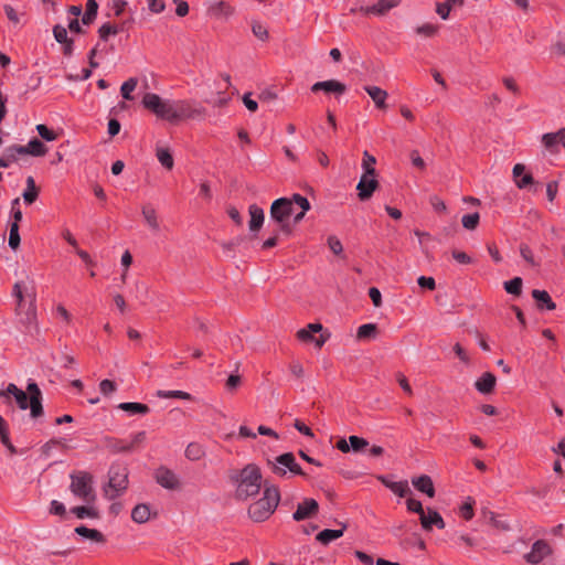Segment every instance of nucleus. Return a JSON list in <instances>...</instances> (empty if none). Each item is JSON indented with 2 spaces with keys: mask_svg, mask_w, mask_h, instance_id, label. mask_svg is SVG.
Masks as SVG:
<instances>
[{
  "mask_svg": "<svg viewBox=\"0 0 565 565\" xmlns=\"http://www.w3.org/2000/svg\"><path fill=\"white\" fill-rule=\"evenodd\" d=\"M364 89L379 108H386L387 93L385 90L377 86H365Z\"/></svg>",
  "mask_w": 565,
  "mask_h": 565,
  "instance_id": "nucleus-23",
  "label": "nucleus"
},
{
  "mask_svg": "<svg viewBox=\"0 0 565 565\" xmlns=\"http://www.w3.org/2000/svg\"><path fill=\"white\" fill-rule=\"evenodd\" d=\"M235 482V497L238 500L246 501L259 493L262 489V472L255 463H248L243 469L232 476Z\"/></svg>",
  "mask_w": 565,
  "mask_h": 565,
  "instance_id": "nucleus-2",
  "label": "nucleus"
},
{
  "mask_svg": "<svg viewBox=\"0 0 565 565\" xmlns=\"http://www.w3.org/2000/svg\"><path fill=\"white\" fill-rule=\"evenodd\" d=\"M75 533L96 543L105 542V537L102 532L95 529H88L84 525L75 527Z\"/></svg>",
  "mask_w": 565,
  "mask_h": 565,
  "instance_id": "nucleus-25",
  "label": "nucleus"
},
{
  "mask_svg": "<svg viewBox=\"0 0 565 565\" xmlns=\"http://www.w3.org/2000/svg\"><path fill=\"white\" fill-rule=\"evenodd\" d=\"M291 203H295L294 195L289 198H280L275 200L270 206V220L278 224L281 232L286 234L291 233L289 225V217L291 216Z\"/></svg>",
  "mask_w": 565,
  "mask_h": 565,
  "instance_id": "nucleus-8",
  "label": "nucleus"
},
{
  "mask_svg": "<svg viewBox=\"0 0 565 565\" xmlns=\"http://www.w3.org/2000/svg\"><path fill=\"white\" fill-rule=\"evenodd\" d=\"M50 512L56 515H64L65 514V507L60 501L53 500L51 502V509Z\"/></svg>",
  "mask_w": 565,
  "mask_h": 565,
  "instance_id": "nucleus-64",
  "label": "nucleus"
},
{
  "mask_svg": "<svg viewBox=\"0 0 565 565\" xmlns=\"http://www.w3.org/2000/svg\"><path fill=\"white\" fill-rule=\"evenodd\" d=\"M552 552V547L546 541L537 540L533 543L531 551L525 554L524 558L527 563L536 565L550 556Z\"/></svg>",
  "mask_w": 565,
  "mask_h": 565,
  "instance_id": "nucleus-11",
  "label": "nucleus"
},
{
  "mask_svg": "<svg viewBox=\"0 0 565 565\" xmlns=\"http://www.w3.org/2000/svg\"><path fill=\"white\" fill-rule=\"evenodd\" d=\"M108 484L104 489L105 497L114 500L121 495L128 486V470L127 468L116 465L111 466L108 472Z\"/></svg>",
  "mask_w": 565,
  "mask_h": 565,
  "instance_id": "nucleus-7",
  "label": "nucleus"
},
{
  "mask_svg": "<svg viewBox=\"0 0 565 565\" xmlns=\"http://www.w3.org/2000/svg\"><path fill=\"white\" fill-rule=\"evenodd\" d=\"M343 535V530H323L317 535V540L327 545L330 542L341 537Z\"/></svg>",
  "mask_w": 565,
  "mask_h": 565,
  "instance_id": "nucleus-32",
  "label": "nucleus"
},
{
  "mask_svg": "<svg viewBox=\"0 0 565 565\" xmlns=\"http://www.w3.org/2000/svg\"><path fill=\"white\" fill-rule=\"evenodd\" d=\"M413 486L420 492L427 494L429 498L435 495V488L433 480L429 476L423 475L413 479Z\"/></svg>",
  "mask_w": 565,
  "mask_h": 565,
  "instance_id": "nucleus-22",
  "label": "nucleus"
},
{
  "mask_svg": "<svg viewBox=\"0 0 565 565\" xmlns=\"http://www.w3.org/2000/svg\"><path fill=\"white\" fill-rule=\"evenodd\" d=\"M141 104L157 118L170 124H179L189 119H202L205 116V108L194 100L162 98L154 93H146L142 96Z\"/></svg>",
  "mask_w": 565,
  "mask_h": 565,
  "instance_id": "nucleus-1",
  "label": "nucleus"
},
{
  "mask_svg": "<svg viewBox=\"0 0 565 565\" xmlns=\"http://www.w3.org/2000/svg\"><path fill=\"white\" fill-rule=\"evenodd\" d=\"M396 380L398 382V384L401 385V387L403 388V391L408 394V395H412L413 394V390L406 379V376L402 373H397L396 374Z\"/></svg>",
  "mask_w": 565,
  "mask_h": 565,
  "instance_id": "nucleus-59",
  "label": "nucleus"
},
{
  "mask_svg": "<svg viewBox=\"0 0 565 565\" xmlns=\"http://www.w3.org/2000/svg\"><path fill=\"white\" fill-rule=\"evenodd\" d=\"M520 254H521L522 258L524 260H526L529 264H531L532 266L537 265V263L534 259L533 253L527 245H521Z\"/></svg>",
  "mask_w": 565,
  "mask_h": 565,
  "instance_id": "nucleus-55",
  "label": "nucleus"
},
{
  "mask_svg": "<svg viewBox=\"0 0 565 565\" xmlns=\"http://www.w3.org/2000/svg\"><path fill=\"white\" fill-rule=\"evenodd\" d=\"M473 505H475V500L472 498L468 497L467 500L460 507L459 513L465 520L468 521L473 518V514H475Z\"/></svg>",
  "mask_w": 565,
  "mask_h": 565,
  "instance_id": "nucleus-40",
  "label": "nucleus"
},
{
  "mask_svg": "<svg viewBox=\"0 0 565 565\" xmlns=\"http://www.w3.org/2000/svg\"><path fill=\"white\" fill-rule=\"evenodd\" d=\"M497 379L490 373L486 372L475 383L476 388L482 394H490L494 390Z\"/></svg>",
  "mask_w": 565,
  "mask_h": 565,
  "instance_id": "nucleus-20",
  "label": "nucleus"
},
{
  "mask_svg": "<svg viewBox=\"0 0 565 565\" xmlns=\"http://www.w3.org/2000/svg\"><path fill=\"white\" fill-rule=\"evenodd\" d=\"M20 241L19 225H17V223H12L10 226L9 246L12 249H17L20 245Z\"/></svg>",
  "mask_w": 565,
  "mask_h": 565,
  "instance_id": "nucleus-44",
  "label": "nucleus"
},
{
  "mask_svg": "<svg viewBox=\"0 0 565 565\" xmlns=\"http://www.w3.org/2000/svg\"><path fill=\"white\" fill-rule=\"evenodd\" d=\"M322 329L323 327L320 323H310L307 328L297 331V338L306 342L315 341L316 347L320 349L330 337V333L328 332L321 333L319 338L313 337L315 333L321 332Z\"/></svg>",
  "mask_w": 565,
  "mask_h": 565,
  "instance_id": "nucleus-10",
  "label": "nucleus"
},
{
  "mask_svg": "<svg viewBox=\"0 0 565 565\" xmlns=\"http://www.w3.org/2000/svg\"><path fill=\"white\" fill-rule=\"evenodd\" d=\"M26 154L32 156H44L46 152V148L42 141L36 138H33L29 141L26 146H23Z\"/></svg>",
  "mask_w": 565,
  "mask_h": 565,
  "instance_id": "nucleus-31",
  "label": "nucleus"
},
{
  "mask_svg": "<svg viewBox=\"0 0 565 565\" xmlns=\"http://www.w3.org/2000/svg\"><path fill=\"white\" fill-rule=\"evenodd\" d=\"M13 295L18 300L17 311L22 316L24 323H31L35 319V292L29 289L22 282H17L13 286Z\"/></svg>",
  "mask_w": 565,
  "mask_h": 565,
  "instance_id": "nucleus-6",
  "label": "nucleus"
},
{
  "mask_svg": "<svg viewBox=\"0 0 565 565\" xmlns=\"http://www.w3.org/2000/svg\"><path fill=\"white\" fill-rule=\"evenodd\" d=\"M479 223V214H467L462 217V225L467 230H475Z\"/></svg>",
  "mask_w": 565,
  "mask_h": 565,
  "instance_id": "nucleus-46",
  "label": "nucleus"
},
{
  "mask_svg": "<svg viewBox=\"0 0 565 565\" xmlns=\"http://www.w3.org/2000/svg\"><path fill=\"white\" fill-rule=\"evenodd\" d=\"M173 2L177 4L175 13L179 17H184L189 13L188 2H185L183 0H173Z\"/></svg>",
  "mask_w": 565,
  "mask_h": 565,
  "instance_id": "nucleus-60",
  "label": "nucleus"
},
{
  "mask_svg": "<svg viewBox=\"0 0 565 565\" xmlns=\"http://www.w3.org/2000/svg\"><path fill=\"white\" fill-rule=\"evenodd\" d=\"M30 396L14 384H9L3 395H12L21 409L31 408V416L36 418L43 414L42 394L36 383L31 382L26 387Z\"/></svg>",
  "mask_w": 565,
  "mask_h": 565,
  "instance_id": "nucleus-3",
  "label": "nucleus"
},
{
  "mask_svg": "<svg viewBox=\"0 0 565 565\" xmlns=\"http://www.w3.org/2000/svg\"><path fill=\"white\" fill-rule=\"evenodd\" d=\"M36 130L39 135L46 141H53L56 139V134L43 124L38 125Z\"/></svg>",
  "mask_w": 565,
  "mask_h": 565,
  "instance_id": "nucleus-49",
  "label": "nucleus"
},
{
  "mask_svg": "<svg viewBox=\"0 0 565 565\" xmlns=\"http://www.w3.org/2000/svg\"><path fill=\"white\" fill-rule=\"evenodd\" d=\"M99 390H100V393L104 394L105 396L114 393L117 387H116V384L110 381V380H103L100 383H99Z\"/></svg>",
  "mask_w": 565,
  "mask_h": 565,
  "instance_id": "nucleus-52",
  "label": "nucleus"
},
{
  "mask_svg": "<svg viewBox=\"0 0 565 565\" xmlns=\"http://www.w3.org/2000/svg\"><path fill=\"white\" fill-rule=\"evenodd\" d=\"M53 35H54V39L56 40V42L63 44L67 41H70V39L67 38V30L66 28L57 24L53 28Z\"/></svg>",
  "mask_w": 565,
  "mask_h": 565,
  "instance_id": "nucleus-48",
  "label": "nucleus"
},
{
  "mask_svg": "<svg viewBox=\"0 0 565 565\" xmlns=\"http://www.w3.org/2000/svg\"><path fill=\"white\" fill-rule=\"evenodd\" d=\"M137 84L138 81L135 77H130L128 81H126L120 87L121 96L127 100H132L134 97L131 96V93L137 87Z\"/></svg>",
  "mask_w": 565,
  "mask_h": 565,
  "instance_id": "nucleus-37",
  "label": "nucleus"
},
{
  "mask_svg": "<svg viewBox=\"0 0 565 565\" xmlns=\"http://www.w3.org/2000/svg\"><path fill=\"white\" fill-rule=\"evenodd\" d=\"M157 482L169 490H177L180 488V480L178 476L170 469L161 467L156 471Z\"/></svg>",
  "mask_w": 565,
  "mask_h": 565,
  "instance_id": "nucleus-13",
  "label": "nucleus"
},
{
  "mask_svg": "<svg viewBox=\"0 0 565 565\" xmlns=\"http://www.w3.org/2000/svg\"><path fill=\"white\" fill-rule=\"evenodd\" d=\"M406 505L409 511L419 514V518H422L425 513L422 503L415 499H408L406 501Z\"/></svg>",
  "mask_w": 565,
  "mask_h": 565,
  "instance_id": "nucleus-54",
  "label": "nucleus"
},
{
  "mask_svg": "<svg viewBox=\"0 0 565 565\" xmlns=\"http://www.w3.org/2000/svg\"><path fill=\"white\" fill-rule=\"evenodd\" d=\"M118 32L117 28L110 23L103 24L99 30V36L102 40H107L109 35H114Z\"/></svg>",
  "mask_w": 565,
  "mask_h": 565,
  "instance_id": "nucleus-50",
  "label": "nucleus"
},
{
  "mask_svg": "<svg viewBox=\"0 0 565 565\" xmlns=\"http://www.w3.org/2000/svg\"><path fill=\"white\" fill-rule=\"evenodd\" d=\"M268 465L271 467V471L279 477H286L287 470L295 475L305 476L291 452L282 454L276 457L274 461L269 460Z\"/></svg>",
  "mask_w": 565,
  "mask_h": 565,
  "instance_id": "nucleus-9",
  "label": "nucleus"
},
{
  "mask_svg": "<svg viewBox=\"0 0 565 565\" xmlns=\"http://www.w3.org/2000/svg\"><path fill=\"white\" fill-rule=\"evenodd\" d=\"M532 297L537 301L540 308L545 307L547 310H554L556 308L555 302L545 290L534 289Z\"/></svg>",
  "mask_w": 565,
  "mask_h": 565,
  "instance_id": "nucleus-24",
  "label": "nucleus"
},
{
  "mask_svg": "<svg viewBox=\"0 0 565 565\" xmlns=\"http://www.w3.org/2000/svg\"><path fill=\"white\" fill-rule=\"evenodd\" d=\"M118 408L125 411L131 415L134 414H148L149 407L146 404L127 402L118 405Z\"/></svg>",
  "mask_w": 565,
  "mask_h": 565,
  "instance_id": "nucleus-30",
  "label": "nucleus"
},
{
  "mask_svg": "<svg viewBox=\"0 0 565 565\" xmlns=\"http://www.w3.org/2000/svg\"><path fill=\"white\" fill-rule=\"evenodd\" d=\"M25 183L26 189L22 193V198L25 203L32 204L38 199L39 188L36 186L33 177H28Z\"/></svg>",
  "mask_w": 565,
  "mask_h": 565,
  "instance_id": "nucleus-26",
  "label": "nucleus"
},
{
  "mask_svg": "<svg viewBox=\"0 0 565 565\" xmlns=\"http://www.w3.org/2000/svg\"><path fill=\"white\" fill-rule=\"evenodd\" d=\"M349 441H350L351 450L354 452H362L369 446V441L366 439L355 436V435L350 436Z\"/></svg>",
  "mask_w": 565,
  "mask_h": 565,
  "instance_id": "nucleus-38",
  "label": "nucleus"
},
{
  "mask_svg": "<svg viewBox=\"0 0 565 565\" xmlns=\"http://www.w3.org/2000/svg\"><path fill=\"white\" fill-rule=\"evenodd\" d=\"M388 489L401 498L406 497L411 492L407 481H398L394 484H388Z\"/></svg>",
  "mask_w": 565,
  "mask_h": 565,
  "instance_id": "nucleus-42",
  "label": "nucleus"
},
{
  "mask_svg": "<svg viewBox=\"0 0 565 565\" xmlns=\"http://www.w3.org/2000/svg\"><path fill=\"white\" fill-rule=\"evenodd\" d=\"M294 201L300 209L298 213H295L294 221L295 223H299L305 217L306 212L310 210V203L305 196L300 194H294Z\"/></svg>",
  "mask_w": 565,
  "mask_h": 565,
  "instance_id": "nucleus-28",
  "label": "nucleus"
},
{
  "mask_svg": "<svg viewBox=\"0 0 565 565\" xmlns=\"http://www.w3.org/2000/svg\"><path fill=\"white\" fill-rule=\"evenodd\" d=\"M26 154L23 146L13 145L7 147L0 156V168H8L11 163L18 160L19 156Z\"/></svg>",
  "mask_w": 565,
  "mask_h": 565,
  "instance_id": "nucleus-17",
  "label": "nucleus"
},
{
  "mask_svg": "<svg viewBox=\"0 0 565 565\" xmlns=\"http://www.w3.org/2000/svg\"><path fill=\"white\" fill-rule=\"evenodd\" d=\"M253 34L259 39L260 41H266L268 39V31L265 25L260 22H253L252 24Z\"/></svg>",
  "mask_w": 565,
  "mask_h": 565,
  "instance_id": "nucleus-45",
  "label": "nucleus"
},
{
  "mask_svg": "<svg viewBox=\"0 0 565 565\" xmlns=\"http://www.w3.org/2000/svg\"><path fill=\"white\" fill-rule=\"evenodd\" d=\"M420 523L422 526L427 531L431 530L433 525L437 526L438 529L445 527V522L441 515L433 509H428L427 513H424V515L420 518Z\"/></svg>",
  "mask_w": 565,
  "mask_h": 565,
  "instance_id": "nucleus-18",
  "label": "nucleus"
},
{
  "mask_svg": "<svg viewBox=\"0 0 565 565\" xmlns=\"http://www.w3.org/2000/svg\"><path fill=\"white\" fill-rule=\"evenodd\" d=\"M417 282L422 288H427L429 290H434L436 287L435 279L433 277L420 276L417 279Z\"/></svg>",
  "mask_w": 565,
  "mask_h": 565,
  "instance_id": "nucleus-58",
  "label": "nucleus"
},
{
  "mask_svg": "<svg viewBox=\"0 0 565 565\" xmlns=\"http://www.w3.org/2000/svg\"><path fill=\"white\" fill-rule=\"evenodd\" d=\"M141 214L150 230L158 232L160 228L158 215L154 206L151 203H146L141 206Z\"/></svg>",
  "mask_w": 565,
  "mask_h": 565,
  "instance_id": "nucleus-19",
  "label": "nucleus"
},
{
  "mask_svg": "<svg viewBox=\"0 0 565 565\" xmlns=\"http://www.w3.org/2000/svg\"><path fill=\"white\" fill-rule=\"evenodd\" d=\"M242 383V377L238 374H231L225 383L226 390L233 392L235 391Z\"/></svg>",
  "mask_w": 565,
  "mask_h": 565,
  "instance_id": "nucleus-53",
  "label": "nucleus"
},
{
  "mask_svg": "<svg viewBox=\"0 0 565 565\" xmlns=\"http://www.w3.org/2000/svg\"><path fill=\"white\" fill-rule=\"evenodd\" d=\"M72 512L78 518H96L97 512L90 507V504L82 505V507H75L72 509Z\"/></svg>",
  "mask_w": 565,
  "mask_h": 565,
  "instance_id": "nucleus-39",
  "label": "nucleus"
},
{
  "mask_svg": "<svg viewBox=\"0 0 565 565\" xmlns=\"http://www.w3.org/2000/svg\"><path fill=\"white\" fill-rule=\"evenodd\" d=\"M243 103L249 111L254 113L258 109V104L256 100L250 98V93H246L243 96Z\"/></svg>",
  "mask_w": 565,
  "mask_h": 565,
  "instance_id": "nucleus-62",
  "label": "nucleus"
},
{
  "mask_svg": "<svg viewBox=\"0 0 565 565\" xmlns=\"http://www.w3.org/2000/svg\"><path fill=\"white\" fill-rule=\"evenodd\" d=\"M369 296L375 307H380L382 305V296L377 288H370Z\"/></svg>",
  "mask_w": 565,
  "mask_h": 565,
  "instance_id": "nucleus-61",
  "label": "nucleus"
},
{
  "mask_svg": "<svg viewBox=\"0 0 565 565\" xmlns=\"http://www.w3.org/2000/svg\"><path fill=\"white\" fill-rule=\"evenodd\" d=\"M280 493L277 487H265L263 497L249 505L248 516L254 522H264L278 507Z\"/></svg>",
  "mask_w": 565,
  "mask_h": 565,
  "instance_id": "nucleus-4",
  "label": "nucleus"
},
{
  "mask_svg": "<svg viewBox=\"0 0 565 565\" xmlns=\"http://www.w3.org/2000/svg\"><path fill=\"white\" fill-rule=\"evenodd\" d=\"M71 492L85 504H92L96 500V493L93 487V476L86 471H74L70 476Z\"/></svg>",
  "mask_w": 565,
  "mask_h": 565,
  "instance_id": "nucleus-5",
  "label": "nucleus"
},
{
  "mask_svg": "<svg viewBox=\"0 0 565 565\" xmlns=\"http://www.w3.org/2000/svg\"><path fill=\"white\" fill-rule=\"evenodd\" d=\"M248 212H249V216H250V220L248 223L249 230L252 232L259 231L260 227L263 226L264 220H265L264 211L256 204H252L248 209Z\"/></svg>",
  "mask_w": 565,
  "mask_h": 565,
  "instance_id": "nucleus-21",
  "label": "nucleus"
},
{
  "mask_svg": "<svg viewBox=\"0 0 565 565\" xmlns=\"http://www.w3.org/2000/svg\"><path fill=\"white\" fill-rule=\"evenodd\" d=\"M542 143L544 145V147L546 149H552L557 143L556 134L550 132V134L543 135Z\"/></svg>",
  "mask_w": 565,
  "mask_h": 565,
  "instance_id": "nucleus-56",
  "label": "nucleus"
},
{
  "mask_svg": "<svg viewBox=\"0 0 565 565\" xmlns=\"http://www.w3.org/2000/svg\"><path fill=\"white\" fill-rule=\"evenodd\" d=\"M416 32L420 35L433 36L437 32V28L430 23L424 24L416 29Z\"/></svg>",
  "mask_w": 565,
  "mask_h": 565,
  "instance_id": "nucleus-57",
  "label": "nucleus"
},
{
  "mask_svg": "<svg viewBox=\"0 0 565 565\" xmlns=\"http://www.w3.org/2000/svg\"><path fill=\"white\" fill-rule=\"evenodd\" d=\"M97 10H98L97 2L95 0H87L86 11L82 19L83 23L84 24L92 23L93 20L96 18Z\"/></svg>",
  "mask_w": 565,
  "mask_h": 565,
  "instance_id": "nucleus-35",
  "label": "nucleus"
},
{
  "mask_svg": "<svg viewBox=\"0 0 565 565\" xmlns=\"http://www.w3.org/2000/svg\"><path fill=\"white\" fill-rule=\"evenodd\" d=\"M376 159L374 156L370 154L367 151L363 153L362 167L364 169L363 174L375 177V166Z\"/></svg>",
  "mask_w": 565,
  "mask_h": 565,
  "instance_id": "nucleus-36",
  "label": "nucleus"
},
{
  "mask_svg": "<svg viewBox=\"0 0 565 565\" xmlns=\"http://www.w3.org/2000/svg\"><path fill=\"white\" fill-rule=\"evenodd\" d=\"M379 188L377 180L367 174H362L358 185V196L361 201H367L374 193V191Z\"/></svg>",
  "mask_w": 565,
  "mask_h": 565,
  "instance_id": "nucleus-12",
  "label": "nucleus"
},
{
  "mask_svg": "<svg viewBox=\"0 0 565 565\" xmlns=\"http://www.w3.org/2000/svg\"><path fill=\"white\" fill-rule=\"evenodd\" d=\"M327 243H328L329 248L331 249V252L334 255H341L342 254L343 246H342V243L340 242V239L337 236H333V235L329 236Z\"/></svg>",
  "mask_w": 565,
  "mask_h": 565,
  "instance_id": "nucleus-47",
  "label": "nucleus"
},
{
  "mask_svg": "<svg viewBox=\"0 0 565 565\" xmlns=\"http://www.w3.org/2000/svg\"><path fill=\"white\" fill-rule=\"evenodd\" d=\"M319 504L315 499H306L299 503L296 511L292 514L295 521H302L315 516L318 513Z\"/></svg>",
  "mask_w": 565,
  "mask_h": 565,
  "instance_id": "nucleus-14",
  "label": "nucleus"
},
{
  "mask_svg": "<svg viewBox=\"0 0 565 565\" xmlns=\"http://www.w3.org/2000/svg\"><path fill=\"white\" fill-rule=\"evenodd\" d=\"M150 507L145 503L136 505L131 512V519L137 523L147 522L150 519Z\"/></svg>",
  "mask_w": 565,
  "mask_h": 565,
  "instance_id": "nucleus-27",
  "label": "nucleus"
},
{
  "mask_svg": "<svg viewBox=\"0 0 565 565\" xmlns=\"http://www.w3.org/2000/svg\"><path fill=\"white\" fill-rule=\"evenodd\" d=\"M409 158L414 167H416L419 170H425L426 163L424 159L420 157L418 150H412L409 153Z\"/></svg>",
  "mask_w": 565,
  "mask_h": 565,
  "instance_id": "nucleus-51",
  "label": "nucleus"
},
{
  "mask_svg": "<svg viewBox=\"0 0 565 565\" xmlns=\"http://www.w3.org/2000/svg\"><path fill=\"white\" fill-rule=\"evenodd\" d=\"M320 90L328 94L342 95L345 93L347 86L337 79L317 82L311 86V92L317 93Z\"/></svg>",
  "mask_w": 565,
  "mask_h": 565,
  "instance_id": "nucleus-15",
  "label": "nucleus"
},
{
  "mask_svg": "<svg viewBox=\"0 0 565 565\" xmlns=\"http://www.w3.org/2000/svg\"><path fill=\"white\" fill-rule=\"evenodd\" d=\"M452 257L460 264H470L471 263L470 256L467 255L465 252L455 249V250H452Z\"/></svg>",
  "mask_w": 565,
  "mask_h": 565,
  "instance_id": "nucleus-63",
  "label": "nucleus"
},
{
  "mask_svg": "<svg viewBox=\"0 0 565 565\" xmlns=\"http://www.w3.org/2000/svg\"><path fill=\"white\" fill-rule=\"evenodd\" d=\"M504 289L511 295L519 296L522 291V279L514 277L513 279L504 282Z\"/></svg>",
  "mask_w": 565,
  "mask_h": 565,
  "instance_id": "nucleus-41",
  "label": "nucleus"
},
{
  "mask_svg": "<svg viewBox=\"0 0 565 565\" xmlns=\"http://www.w3.org/2000/svg\"><path fill=\"white\" fill-rule=\"evenodd\" d=\"M377 335V326L375 323H365L359 327L356 337L359 340H371Z\"/></svg>",
  "mask_w": 565,
  "mask_h": 565,
  "instance_id": "nucleus-29",
  "label": "nucleus"
},
{
  "mask_svg": "<svg viewBox=\"0 0 565 565\" xmlns=\"http://www.w3.org/2000/svg\"><path fill=\"white\" fill-rule=\"evenodd\" d=\"M157 396H159L161 398L175 397V398H182V399H188V401L192 398V396L189 393L183 392V391H158Z\"/></svg>",
  "mask_w": 565,
  "mask_h": 565,
  "instance_id": "nucleus-43",
  "label": "nucleus"
},
{
  "mask_svg": "<svg viewBox=\"0 0 565 565\" xmlns=\"http://www.w3.org/2000/svg\"><path fill=\"white\" fill-rule=\"evenodd\" d=\"M204 456V449L200 444L191 443L185 449V457L192 461L200 460Z\"/></svg>",
  "mask_w": 565,
  "mask_h": 565,
  "instance_id": "nucleus-34",
  "label": "nucleus"
},
{
  "mask_svg": "<svg viewBox=\"0 0 565 565\" xmlns=\"http://www.w3.org/2000/svg\"><path fill=\"white\" fill-rule=\"evenodd\" d=\"M399 3L398 0H379L375 4L370 7H361L360 12L364 14H376L384 15L391 9L397 7Z\"/></svg>",
  "mask_w": 565,
  "mask_h": 565,
  "instance_id": "nucleus-16",
  "label": "nucleus"
},
{
  "mask_svg": "<svg viewBox=\"0 0 565 565\" xmlns=\"http://www.w3.org/2000/svg\"><path fill=\"white\" fill-rule=\"evenodd\" d=\"M156 156L158 161L168 170H171L173 168V158L170 153L169 149L158 147L156 151Z\"/></svg>",
  "mask_w": 565,
  "mask_h": 565,
  "instance_id": "nucleus-33",
  "label": "nucleus"
}]
</instances>
